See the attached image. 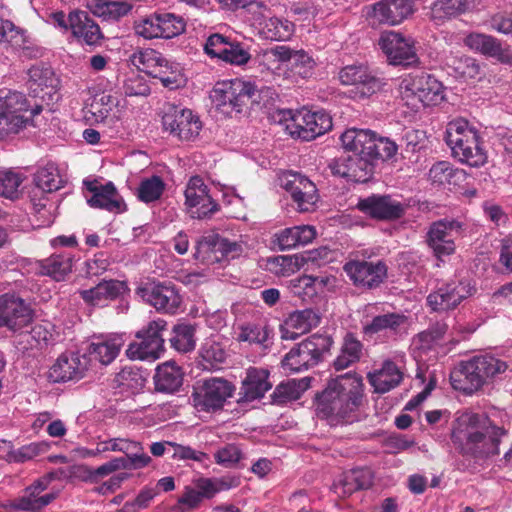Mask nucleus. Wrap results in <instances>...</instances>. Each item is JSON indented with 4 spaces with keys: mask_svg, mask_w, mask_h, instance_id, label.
<instances>
[{
    "mask_svg": "<svg viewBox=\"0 0 512 512\" xmlns=\"http://www.w3.org/2000/svg\"><path fill=\"white\" fill-rule=\"evenodd\" d=\"M332 338L325 334H313L292 348L283 358L284 370L300 372L322 362L329 354Z\"/></svg>",
    "mask_w": 512,
    "mask_h": 512,
    "instance_id": "5",
    "label": "nucleus"
},
{
    "mask_svg": "<svg viewBox=\"0 0 512 512\" xmlns=\"http://www.w3.org/2000/svg\"><path fill=\"white\" fill-rule=\"evenodd\" d=\"M165 60L166 58H164L161 53L152 49L140 51L133 55L134 64L151 77L163 76L158 67H160Z\"/></svg>",
    "mask_w": 512,
    "mask_h": 512,
    "instance_id": "51",
    "label": "nucleus"
},
{
    "mask_svg": "<svg viewBox=\"0 0 512 512\" xmlns=\"http://www.w3.org/2000/svg\"><path fill=\"white\" fill-rule=\"evenodd\" d=\"M87 7L95 16L106 21H118L132 9V5L127 1L113 0H90Z\"/></svg>",
    "mask_w": 512,
    "mask_h": 512,
    "instance_id": "38",
    "label": "nucleus"
},
{
    "mask_svg": "<svg viewBox=\"0 0 512 512\" xmlns=\"http://www.w3.org/2000/svg\"><path fill=\"white\" fill-rule=\"evenodd\" d=\"M203 366L205 369H212L222 364L226 359V352L220 343L206 341L200 350Z\"/></svg>",
    "mask_w": 512,
    "mask_h": 512,
    "instance_id": "56",
    "label": "nucleus"
},
{
    "mask_svg": "<svg viewBox=\"0 0 512 512\" xmlns=\"http://www.w3.org/2000/svg\"><path fill=\"white\" fill-rule=\"evenodd\" d=\"M349 154V180L353 182H367L374 172V164L368 156L355 149H346Z\"/></svg>",
    "mask_w": 512,
    "mask_h": 512,
    "instance_id": "42",
    "label": "nucleus"
},
{
    "mask_svg": "<svg viewBox=\"0 0 512 512\" xmlns=\"http://www.w3.org/2000/svg\"><path fill=\"white\" fill-rule=\"evenodd\" d=\"M165 186L162 178L157 175L143 179L137 189L138 198L145 203L157 201L163 194Z\"/></svg>",
    "mask_w": 512,
    "mask_h": 512,
    "instance_id": "55",
    "label": "nucleus"
},
{
    "mask_svg": "<svg viewBox=\"0 0 512 512\" xmlns=\"http://www.w3.org/2000/svg\"><path fill=\"white\" fill-rule=\"evenodd\" d=\"M183 373L174 362L159 365L154 375L155 389L163 393H174L182 385Z\"/></svg>",
    "mask_w": 512,
    "mask_h": 512,
    "instance_id": "36",
    "label": "nucleus"
},
{
    "mask_svg": "<svg viewBox=\"0 0 512 512\" xmlns=\"http://www.w3.org/2000/svg\"><path fill=\"white\" fill-rule=\"evenodd\" d=\"M362 344L352 334H347L344 338L340 354L334 360V368L337 371L348 368L351 364L360 359Z\"/></svg>",
    "mask_w": 512,
    "mask_h": 512,
    "instance_id": "47",
    "label": "nucleus"
},
{
    "mask_svg": "<svg viewBox=\"0 0 512 512\" xmlns=\"http://www.w3.org/2000/svg\"><path fill=\"white\" fill-rule=\"evenodd\" d=\"M343 270L359 289H375L387 278V265L381 261L351 260L348 261Z\"/></svg>",
    "mask_w": 512,
    "mask_h": 512,
    "instance_id": "15",
    "label": "nucleus"
},
{
    "mask_svg": "<svg viewBox=\"0 0 512 512\" xmlns=\"http://www.w3.org/2000/svg\"><path fill=\"white\" fill-rule=\"evenodd\" d=\"M367 379L376 393L383 394L401 383L403 373L393 361L386 360L380 369L369 372Z\"/></svg>",
    "mask_w": 512,
    "mask_h": 512,
    "instance_id": "33",
    "label": "nucleus"
},
{
    "mask_svg": "<svg viewBox=\"0 0 512 512\" xmlns=\"http://www.w3.org/2000/svg\"><path fill=\"white\" fill-rule=\"evenodd\" d=\"M476 292V287L470 280L464 279L443 284L427 297V303L434 311L454 309L465 299Z\"/></svg>",
    "mask_w": 512,
    "mask_h": 512,
    "instance_id": "16",
    "label": "nucleus"
},
{
    "mask_svg": "<svg viewBox=\"0 0 512 512\" xmlns=\"http://www.w3.org/2000/svg\"><path fill=\"white\" fill-rule=\"evenodd\" d=\"M401 98L407 106L418 110L420 105H435L444 98L442 83L433 75L418 73L402 81Z\"/></svg>",
    "mask_w": 512,
    "mask_h": 512,
    "instance_id": "8",
    "label": "nucleus"
},
{
    "mask_svg": "<svg viewBox=\"0 0 512 512\" xmlns=\"http://www.w3.org/2000/svg\"><path fill=\"white\" fill-rule=\"evenodd\" d=\"M135 31L145 39L162 38L158 14H151L140 20L135 26Z\"/></svg>",
    "mask_w": 512,
    "mask_h": 512,
    "instance_id": "62",
    "label": "nucleus"
},
{
    "mask_svg": "<svg viewBox=\"0 0 512 512\" xmlns=\"http://www.w3.org/2000/svg\"><path fill=\"white\" fill-rule=\"evenodd\" d=\"M464 43L472 50L497 59L499 62L509 64L512 62V53L508 47H503L501 42L493 36L471 33L466 36Z\"/></svg>",
    "mask_w": 512,
    "mask_h": 512,
    "instance_id": "28",
    "label": "nucleus"
},
{
    "mask_svg": "<svg viewBox=\"0 0 512 512\" xmlns=\"http://www.w3.org/2000/svg\"><path fill=\"white\" fill-rule=\"evenodd\" d=\"M446 143L452 155L461 163L471 167L483 166L487 161L486 151L481 146L478 132L469 126L467 120L458 118L450 121L446 128Z\"/></svg>",
    "mask_w": 512,
    "mask_h": 512,
    "instance_id": "3",
    "label": "nucleus"
},
{
    "mask_svg": "<svg viewBox=\"0 0 512 512\" xmlns=\"http://www.w3.org/2000/svg\"><path fill=\"white\" fill-rule=\"evenodd\" d=\"M241 253L240 244L218 234L204 236L197 242V257L202 255L210 263L234 259Z\"/></svg>",
    "mask_w": 512,
    "mask_h": 512,
    "instance_id": "21",
    "label": "nucleus"
},
{
    "mask_svg": "<svg viewBox=\"0 0 512 512\" xmlns=\"http://www.w3.org/2000/svg\"><path fill=\"white\" fill-rule=\"evenodd\" d=\"M262 94H273V90L271 88L258 90L253 83L235 78L217 82L210 98L218 110L231 114L234 111L241 112L249 102L259 103Z\"/></svg>",
    "mask_w": 512,
    "mask_h": 512,
    "instance_id": "4",
    "label": "nucleus"
},
{
    "mask_svg": "<svg viewBox=\"0 0 512 512\" xmlns=\"http://www.w3.org/2000/svg\"><path fill=\"white\" fill-rule=\"evenodd\" d=\"M24 180L21 173L13 170L0 171V197L16 200L21 195L20 186Z\"/></svg>",
    "mask_w": 512,
    "mask_h": 512,
    "instance_id": "52",
    "label": "nucleus"
},
{
    "mask_svg": "<svg viewBox=\"0 0 512 512\" xmlns=\"http://www.w3.org/2000/svg\"><path fill=\"white\" fill-rule=\"evenodd\" d=\"M184 194L192 218L204 219L218 211L219 205L209 195V189L201 177H191Z\"/></svg>",
    "mask_w": 512,
    "mask_h": 512,
    "instance_id": "18",
    "label": "nucleus"
},
{
    "mask_svg": "<svg viewBox=\"0 0 512 512\" xmlns=\"http://www.w3.org/2000/svg\"><path fill=\"white\" fill-rule=\"evenodd\" d=\"M167 330V322L163 319L150 321L136 333L137 341H133L126 349V356L131 360L154 361L164 352L163 334Z\"/></svg>",
    "mask_w": 512,
    "mask_h": 512,
    "instance_id": "10",
    "label": "nucleus"
},
{
    "mask_svg": "<svg viewBox=\"0 0 512 512\" xmlns=\"http://www.w3.org/2000/svg\"><path fill=\"white\" fill-rule=\"evenodd\" d=\"M29 75V89L34 93V97H40L38 88L43 90L44 88L55 90L59 84V80L56 77L53 69L50 66L44 64H38L32 66L28 70ZM44 98V95H41Z\"/></svg>",
    "mask_w": 512,
    "mask_h": 512,
    "instance_id": "40",
    "label": "nucleus"
},
{
    "mask_svg": "<svg viewBox=\"0 0 512 512\" xmlns=\"http://www.w3.org/2000/svg\"><path fill=\"white\" fill-rule=\"evenodd\" d=\"M479 0H435L431 7L434 19L444 20L456 17L473 9Z\"/></svg>",
    "mask_w": 512,
    "mask_h": 512,
    "instance_id": "41",
    "label": "nucleus"
},
{
    "mask_svg": "<svg viewBox=\"0 0 512 512\" xmlns=\"http://www.w3.org/2000/svg\"><path fill=\"white\" fill-rule=\"evenodd\" d=\"M363 381L354 374L346 373L326 384L315 395L317 416L323 419L349 421L362 402Z\"/></svg>",
    "mask_w": 512,
    "mask_h": 512,
    "instance_id": "2",
    "label": "nucleus"
},
{
    "mask_svg": "<svg viewBox=\"0 0 512 512\" xmlns=\"http://www.w3.org/2000/svg\"><path fill=\"white\" fill-rule=\"evenodd\" d=\"M72 34L87 45H96L103 38L100 27L85 11H72L68 15Z\"/></svg>",
    "mask_w": 512,
    "mask_h": 512,
    "instance_id": "30",
    "label": "nucleus"
},
{
    "mask_svg": "<svg viewBox=\"0 0 512 512\" xmlns=\"http://www.w3.org/2000/svg\"><path fill=\"white\" fill-rule=\"evenodd\" d=\"M450 382L455 390L465 394L478 391L486 383L469 360L461 362L458 367L453 369L450 373Z\"/></svg>",
    "mask_w": 512,
    "mask_h": 512,
    "instance_id": "32",
    "label": "nucleus"
},
{
    "mask_svg": "<svg viewBox=\"0 0 512 512\" xmlns=\"http://www.w3.org/2000/svg\"><path fill=\"white\" fill-rule=\"evenodd\" d=\"M272 388L269 381V372L263 368L250 367L242 381L238 393V403H248L264 397L265 393Z\"/></svg>",
    "mask_w": 512,
    "mask_h": 512,
    "instance_id": "26",
    "label": "nucleus"
},
{
    "mask_svg": "<svg viewBox=\"0 0 512 512\" xmlns=\"http://www.w3.org/2000/svg\"><path fill=\"white\" fill-rule=\"evenodd\" d=\"M344 149H355L375 161H386L394 157L398 146L389 138L377 137L371 130L348 129L340 137Z\"/></svg>",
    "mask_w": 512,
    "mask_h": 512,
    "instance_id": "7",
    "label": "nucleus"
},
{
    "mask_svg": "<svg viewBox=\"0 0 512 512\" xmlns=\"http://www.w3.org/2000/svg\"><path fill=\"white\" fill-rule=\"evenodd\" d=\"M162 124L166 131L181 141L194 140L202 128V123L197 115L193 114L190 109L174 104L165 106Z\"/></svg>",
    "mask_w": 512,
    "mask_h": 512,
    "instance_id": "12",
    "label": "nucleus"
},
{
    "mask_svg": "<svg viewBox=\"0 0 512 512\" xmlns=\"http://www.w3.org/2000/svg\"><path fill=\"white\" fill-rule=\"evenodd\" d=\"M315 235L316 231L313 226L302 225L285 228L275 236L280 250H289L310 243Z\"/></svg>",
    "mask_w": 512,
    "mask_h": 512,
    "instance_id": "37",
    "label": "nucleus"
},
{
    "mask_svg": "<svg viewBox=\"0 0 512 512\" xmlns=\"http://www.w3.org/2000/svg\"><path fill=\"white\" fill-rule=\"evenodd\" d=\"M126 457H121L127 469H141L148 466L152 459L145 453L144 448L140 442L120 438V451Z\"/></svg>",
    "mask_w": 512,
    "mask_h": 512,
    "instance_id": "43",
    "label": "nucleus"
},
{
    "mask_svg": "<svg viewBox=\"0 0 512 512\" xmlns=\"http://www.w3.org/2000/svg\"><path fill=\"white\" fill-rule=\"evenodd\" d=\"M173 336L170 338L171 346L179 352H189L195 348V328L191 324L181 323L174 325Z\"/></svg>",
    "mask_w": 512,
    "mask_h": 512,
    "instance_id": "49",
    "label": "nucleus"
},
{
    "mask_svg": "<svg viewBox=\"0 0 512 512\" xmlns=\"http://www.w3.org/2000/svg\"><path fill=\"white\" fill-rule=\"evenodd\" d=\"M73 257L70 254H52L40 261V271L56 281H63L72 271Z\"/></svg>",
    "mask_w": 512,
    "mask_h": 512,
    "instance_id": "39",
    "label": "nucleus"
},
{
    "mask_svg": "<svg viewBox=\"0 0 512 512\" xmlns=\"http://www.w3.org/2000/svg\"><path fill=\"white\" fill-rule=\"evenodd\" d=\"M357 209L377 220H396L405 213V206L390 195L373 194L359 199Z\"/></svg>",
    "mask_w": 512,
    "mask_h": 512,
    "instance_id": "20",
    "label": "nucleus"
},
{
    "mask_svg": "<svg viewBox=\"0 0 512 512\" xmlns=\"http://www.w3.org/2000/svg\"><path fill=\"white\" fill-rule=\"evenodd\" d=\"M469 362L483 376L485 382L504 373L508 368L506 362L489 354L474 356Z\"/></svg>",
    "mask_w": 512,
    "mask_h": 512,
    "instance_id": "45",
    "label": "nucleus"
},
{
    "mask_svg": "<svg viewBox=\"0 0 512 512\" xmlns=\"http://www.w3.org/2000/svg\"><path fill=\"white\" fill-rule=\"evenodd\" d=\"M141 297L158 311L175 313L181 304V296L171 283H153L140 288Z\"/></svg>",
    "mask_w": 512,
    "mask_h": 512,
    "instance_id": "23",
    "label": "nucleus"
},
{
    "mask_svg": "<svg viewBox=\"0 0 512 512\" xmlns=\"http://www.w3.org/2000/svg\"><path fill=\"white\" fill-rule=\"evenodd\" d=\"M507 431L485 415L466 412L454 424L451 439L459 452L477 459L499 454V445Z\"/></svg>",
    "mask_w": 512,
    "mask_h": 512,
    "instance_id": "1",
    "label": "nucleus"
},
{
    "mask_svg": "<svg viewBox=\"0 0 512 512\" xmlns=\"http://www.w3.org/2000/svg\"><path fill=\"white\" fill-rule=\"evenodd\" d=\"M462 230L461 222L454 219H441L430 225L426 242L434 255L441 259L455 252V239L461 235Z\"/></svg>",
    "mask_w": 512,
    "mask_h": 512,
    "instance_id": "14",
    "label": "nucleus"
},
{
    "mask_svg": "<svg viewBox=\"0 0 512 512\" xmlns=\"http://www.w3.org/2000/svg\"><path fill=\"white\" fill-rule=\"evenodd\" d=\"M339 80L344 85H353L362 96H370L381 87V81L364 64H352L343 67Z\"/></svg>",
    "mask_w": 512,
    "mask_h": 512,
    "instance_id": "25",
    "label": "nucleus"
},
{
    "mask_svg": "<svg viewBox=\"0 0 512 512\" xmlns=\"http://www.w3.org/2000/svg\"><path fill=\"white\" fill-rule=\"evenodd\" d=\"M124 343L125 339L119 334L100 337L89 345V354L102 365H109L119 355Z\"/></svg>",
    "mask_w": 512,
    "mask_h": 512,
    "instance_id": "35",
    "label": "nucleus"
},
{
    "mask_svg": "<svg viewBox=\"0 0 512 512\" xmlns=\"http://www.w3.org/2000/svg\"><path fill=\"white\" fill-rule=\"evenodd\" d=\"M269 329L266 326L247 324L240 327L237 340L250 344L265 345L269 338Z\"/></svg>",
    "mask_w": 512,
    "mask_h": 512,
    "instance_id": "58",
    "label": "nucleus"
},
{
    "mask_svg": "<svg viewBox=\"0 0 512 512\" xmlns=\"http://www.w3.org/2000/svg\"><path fill=\"white\" fill-rule=\"evenodd\" d=\"M233 385L222 378H209L198 381L193 387L192 400L199 411L211 412L221 409L232 396Z\"/></svg>",
    "mask_w": 512,
    "mask_h": 512,
    "instance_id": "11",
    "label": "nucleus"
},
{
    "mask_svg": "<svg viewBox=\"0 0 512 512\" xmlns=\"http://www.w3.org/2000/svg\"><path fill=\"white\" fill-rule=\"evenodd\" d=\"M220 53L219 59L232 65H244L251 58L249 52L239 43H228L226 48L220 51Z\"/></svg>",
    "mask_w": 512,
    "mask_h": 512,
    "instance_id": "63",
    "label": "nucleus"
},
{
    "mask_svg": "<svg viewBox=\"0 0 512 512\" xmlns=\"http://www.w3.org/2000/svg\"><path fill=\"white\" fill-rule=\"evenodd\" d=\"M87 190L92 196L87 200L94 208L105 209L109 212L119 213L125 209V203L119 196L114 184L108 182L105 185L98 182H85Z\"/></svg>",
    "mask_w": 512,
    "mask_h": 512,
    "instance_id": "27",
    "label": "nucleus"
},
{
    "mask_svg": "<svg viewBox=\"0 0 512 512\" xmlns=\"http://www.w3.org/2000/svg\"><path fill=\"white\" fill-rule=\"evenodd\" d=\"M33 319L32 309L25 301L15 295L0 296V327L18 332L27 327Z\"/></svg>",
    "mask_w": 512,
    "mask_h": 512,
    "instance_id": "17",
    "label": "nucleus"
},
{
    "mask_svg": "<svg viewBox=\"0 0 512 512\" xmlns=\"http://www.w3.org/2000/svg\"><path fill=\"white\" fill-rule=\"evenodd\" d=\"M29 108L26 96L18 91L0 89V141L23 130L29 119L23 115Z\"/></svg>",
    "mask_w": 512,
    "mask_h": 512,
    "instance_id": "9",
    "label": "nucleus"
},
{
    "mask_svg": "<svg viewBox=\"0 0 512 512\" xmlns=\"http://www.w3.org/2000/svg\"><path fill=\"white\" fill-rule=\"evenodd\" d=\"M449 67L452 69L455 77L462 80L476 79L481 74V67L477 61L468 56L452 58Z\"/></svg>",
    "mask_w": 512,
    "mask_h": 512,
    "instance_id": "53",
    "label": "nucleus"
},
{
    "mask_svg": "<svg viewBox=\"0 0 512 512\" xmlns=\"http://www.w3.org/2000/svg\"><path fill=\"white\" fill-rule=\"evenodd\" d=\"M35 185L43 192L51 193L62 187V179L54 164L41 167L34 174Z\"/></svg>",
    "mask_w": 512,
    "mask_h": 512,
    "instance_id": "50",
    "label": "nucleus"
},
{
    "mask_svg": "<svg viewBox=\"0 0 512 512\" xmlns=\"http://www.w3.org/2000/svg\"><path fill=\"white\" fill-rule=\"evenodd\" d=\"M243 458V453L236 444H226L214 454L215 462L226 468L235 467Z\"/></svg>",
    "mask_w": 512,
    "mask_h": 512,
    "instance_id": "60",
    "label": "nucleus"
},
{
    "mask_svg": "<svg viewBox=\"0 0 512 512\" xmlns=\"http://www.w3.org/2000/svg\"><path fill=\"white\" fill-rule=\"evenodd\" d=\"M126 290L125 282L110 279L102 280L90 289L79 290L78 293L85 303L92 306H102L108 301L119 298Z\"/></svg>",
    "mask_w": 512,
    "mask_h": 512,
    "instance_id": "29",
    "label": "nucleus"
},
{
    "mask_svg": "<svg viewBox=\"0 0 512 512\" xmlns=\"http://www.w3.org/2000/svg\"><path fill=\"white\" fill-rule=\"evenodd\" d=\"M320 322V317L311 309L295 311L286 320V326L298 331V334H304L316 327Z\"/></svg>",
    "mask_w": 512,
    "mask_h": 512,
    "instance_id": "54",
    "label": "nucleus"
},
{
    "mask_svg": "<svg viewBox=\"0 0 512 512\" xmlns=\"http://www.w3.org/2000/svg\"><path fill=\"white\" fill-rule=\"evenodd\" d=\"M407 317L400 313H386L377 315L365 325L362 332L366 340L374 339L375 335L393 334L397 335L400 328L406 323Z\"/></svg>",
    "mask_w": 512,
    "mask_h": 512,
    "instance_id": "31",
    "label": "nucleus"
},
{
    "mask_svg": "<svg viewBox=\"0 0 512 512\" xmlns=\"http://www.w3.org/2000/svg\"><path fill=\"white\" fill-rule=\"evenodd\" d=\"M162 38L170 39L185 31L186 23L180 16L172 13L158 14Z\"/></svg>",
    "mask_w": 512,
    "mask_h": 512,
    "instance_id": "57",
    "label": "nucleus"
},
{
    "mask_svg": "<svg viewBox=\"0 0 512 512\" xmlns=\"http://www.w3.org/2000/svg\"><path fill=\"white\" fill-rule=\"evenodd\" d=\"M412 0H381L367 7V18L373 24L397 25L413 14Z\"/></svg>",
    "mask_w": 512,
    "mask_h": 512,
    "instance_id": "19",
    "label": "nucleus"
},
{
    "mask_svg": "<svg viewBox=\"0 0 512 512\" xmlns=\"http://www.w3.org/2000/svg\"><path fill=\"white\" fill-rule=\"evenodd\" d=\"M308 384L306 379L302 380H288L276 386L271 394L272 403L284 404L292 400H297L301 397L302 393L307 389Z\"/></svg>",
    "mask_w": 512,
    "mask_h": 512,
    "instance_id": "48",
    "label": "nucleus"
},
{
    "mask_svg": "<svg viewBox=\"0 0 512 512\" xmlns=\"http://www.w3.org/2000/svg\"><path fill=\"white\" fill-rule=\"evenodd\" d=\"M49 448V445L45 442H33L28 445H24L19 449L12 451L9 455L10 460L23 463L32 460L34 457L45 453Z\"/></svg>",
    "mask_w": 512,
    "mask_h": 512,
    "instance_id": "61",
    "label": "nucleus"
},
{
    "mask_svg": "<svg viewBox=\"0 0 512 512\" xmlns=\"http://www.w3.org/2000/svg\"><path fill=\"white\" fill-rule=\"evenodd\" d=\"M298 257L279 255L267 260V269L278 276H289L297 268Z\"/></svg>",
    "mask_w": 512,
    "mask_h": 512,
    "instance_id": "59",
    "label": "nucleus"
},
{
    "mask_svg": "<svg viewBox=\"0 0 512 512\" xmlns=\"http://www.w3.org/2000/svg\"><path fill=\"white\" fill-rule=\"evenodd\" d=\"M145 382L146 378L143 376L141 369L136 366H125L113 379L116 388H119L122 392L132 394L140 391Z\"/></svg>",
    "mask_w": 512,
    "mask_h": 512,
    "instance_id": "44",
    "label": "nucleus"
},
{
    "mask_svg": "<svg viewBox=\"0 0 512 512\" xmlns=\"http://www.w3.org/2000/svg\"><path fill=\"white\" fill-rule=\"evenodd\" d=\"M378 44L392 65L412 67L420 63L415 41L411 37L395 31H385L381 34Z\"/></svg>",
    "mask_w": 512,
    "mask_h": 512,
    "instance_id": "13",
    "label": "nucleus"
},
{
    "mask_svg": "<svg viewBox=\"0 0 512 512\" xmlns=\"http://www.w3.org/2000/svg\"><path fill=\"white\" fill-rule=\"evenodd\" d=\"M88 361L78 353L62 354L50 368L48 378L54 383L79 380L83 378Z\"/></svg>",
    "mask_w": 512,
    "mask_h": 512,
    "instance_id": "24",
    "label": "nucleus"
},
{
    "mask_svg": "<svg viewBox=\"0 0 512 512\" xmlns=\"http://www.w3.org/2000/svg\"><path fill=\"white\" fill-rule=\"evenodd\" d=\"M294 25L277 17H270L266 19L261 28L260 34L267 40L271 41H285L293 34Z\"/></svg>",
    "mask_w": 512,
    "mask_h": 512,
    "instance_id": "46",
    "label": "nucleus"
},
{
    "mask_svg": "<svg viewBox=\"0 0 512 512\" xmlns=\"http://www.w3.org/2000/svg\"><path fill=\"white\" fill-rule=\"evenodd\" d=\"M282 186L291 194V197L300 212H309L313 210L319 200L316 185L300 173H290L283 180Z\"/></svg>",
    "mask_w": 512,
    "mask_h": 512,
    "instance_id": "22",
    "label": "nucleus"
},
{
    "mask_svg": "<svg viewBox=\"0 0 512 512\" xmlns=\"http://www.w3.org/2000/svg\"><path fill=\"white\" fill-rule=\"evenodd\" d=\"M373 482V473L368 468H357L342 474L334 483L335 492L340 496H348L352 493L368 489Z\"/></svg>",
    "mask_w": 512,
    "mask_h": 512,
    "instance_id": "34",
    "label": "nucleus"
},
{
    "mask_svg": "<svg viewBox=\"0 0 512 512\" xmlns=\"http://www.w3.org/2000/svg\"><path fill=\"white\" fill-rule=\"evenodd\" d=\"M289 64L294 74L306 78L311 74L314 61L304 50H295Z\"/></svg>",
    "mask_w": 512,
    "mask_h": 512,
    "instance_id": "64",
    "label": "nucleus"
},
{
    "mask_svg": "<svg viewBox=\"0 0 512 512\" xmlns=\"http://www.w3.org/2000/svg\"><path fill=\"white\" fill-rule=\"evenodd\" d=\"M278 116L280 122H286V130L292 137L305 141H311L323 135L333 126L330 115L325 111L280 110Z\"/></svg>",
    "mask_w": 512,
    "mask_h": 512,
    "instance_id": "6",
    "label": "nucleus"
}]
</instances>
